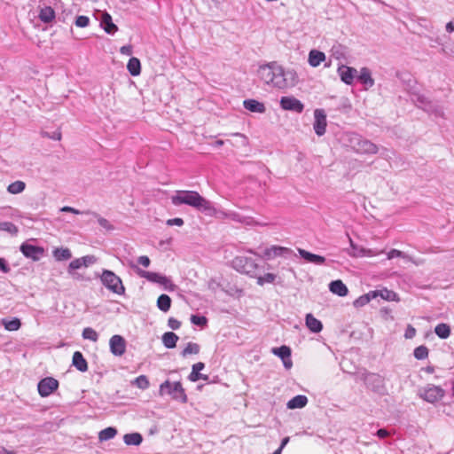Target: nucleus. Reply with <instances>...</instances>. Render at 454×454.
<instances>
[{"label": "nucleus", "instance_id": "obj_1", "mask_svg": "<svg viewBox=\"0 0 454 454\" xmlns=\"http://www.w3.org/2000/svg\"><path fill=\"white\" fill-rule=\"evenodd\" d=\"M258 74L265 83L279 90H286L295 86L298 80L294 70H286L277 62H270L261 66Z\"/></svg>", "mask_w": 454, "mask_h": 454}, {"label": "nucleus", "instance_id": "obj_2", "mask_svg": "<svg viewBox=\"0 0 454 454\" xmlns=\"http://www.w3.org/2000/svg\"><path fill=\"white\" fill-rule=\"evenodd\" d=\"M171 203L179 207L187 205L192 207L203 213L204 210L208 211L207 200L202 197L196 191H176L170 198Z\"/></svg>", "mask_w": 454, "mask_h": 454}, {"label": "nucleus", "instance_id": "obj_3", "mask_svg": "<svg viewBox=\"0 0 454 454\" xmlns=\"http://www.w3.org/2000/svg\"><path fill=\"white\" fill-rule=\"evenodd\" d=\"M342 142L345 146L350 147L357 153L375 154L378 153V146L375 144L354 132L345 133Z\"/></svg>", "mask_w": 454, "mask_h": 454}, {"label": "nucleus", "instance_id": "obj_4", "mask_svg": "<svg viewBox=\"0 0 454 454\" xmlns=\"http://www.w3.org/2000/svg\"><path fill=\"white\" fill-rule=\"evenodd\" d=\"M231 267L239 273L255 278L257 275L258 264L252 258L246 256H236L231 261Z\"/></svg>", "mask_w": 454, "mask_h": 454}, {"label": "nucleus", "instance_id": "obj_5", "mask_svg": "<svg viewBox=\"0 0 454 454\" xmlns=\"http://www.w3.org/2000/svg\"><path fill=\"white\" fill-rule=\"evenodd\" d=\"M160 395H169L173 399L179 401L181 403H186L187 395L184 392V389L179 381L170 382L169 380H166L160 384L159 389Z\"/></svg>", "mask_w": 454, "mask_h": 454}, {"label": "nucleus", "instance_id": "obj_6", "mask_svg": "<svg viewBox=\"0 0 454 454\" xmlns=\"http://www.w3.org/2000/svg\"><path fill=\"white\" fill-rule=\"evenodd\" d=\"M102 284L114 294L121 295L125 293V287L121 279L114 271L103 270L100 276Z\"/></svg>", "mask_w": 454, "mask_h": 454}, {"label": "nucleus", "instance_id": "obj_7", "mask_svg": "<svg viewBox=\"0 0 454 454\" xmlns=\"http://www.w3.org/2000/svg\"><path fill=\"white\" fill-rule=\"evenodd\" d=\"M445 395V390L440 386L428 384L419 390V396L427 403H434L442 400Z\"/></svg>", "mask_w": 454, "mask_h": 454}, {"label": "nucleus", "instance_id": "obj_8", "mask_svg": "<svg viewBox=\"0 0 454 454\" xmlns=\"http://www.w3.org/2000/svg\"><path fill=\"white\" fill-rule=\"evenodd\" d=\"M138 274L146 278L148 281L157 283L163 286L167 291L172 292L176 289V286L166 276H163L157 272L140 270Z\"/></svg>", "mask_w": 454, "mask_h": 454}, {"label": "nucleus", "instance_id": "obj_9", "mask_svg": "<svg viewBox=\"0 0 454 454\" xmlns=\"http://www.w3.org/2000/svg\"><path fill=\"white\" fill-rule=\"evenodd\" d=\"M279 103L281 108L286 111L301 114L304 109V105L301 101L292 96L282 97Z\"/></svg>", "mask_w": 454, "mask_h": 454}, {"label": "nucleus", "instance_id": "obj_10", "mask_svg": "<svg viewBox=\"0 0 454 454\" xmlns=\"http://www.w3.org/2000/svg\"><path fill=\"white\" fill-rule=\"evenodd\" d=\"M313 129L318 137L323 136L326 130V114L323 109H316L314 111Z\"/></svg>", "mask_w": 454, "mask_h": 454}, {"label": "nucleus", "instance_id": "obj_11", "mask_svg": "<svg viewBox=\"0 0 454 454\" xmlns=\"http://www.w3.org/2000/svg\"><path fill=\"white\" fill-rule=\"evenodd\" d=\"M59 387L57 380L48 377L39 381L37 388L41 396H48Z\"/></svg>", "mask_w": 454, "mask_h": 454}, {"label": "nucleus", "instance_id": "obj_12", "mask_svg": "<svg viewBox=\"0 0 454 454\" xmlns=\"http://www.w3.org/2000/svg\"><path fill=\"white\" fill-rule=\"evenodd\" d=\"M109 346L111 353L116 356H122L126 351V340L122 336L118 334L111 337Z\"/></svg>", "mask_w": 454, "mask_h": 454}, {"label": "nucleus", "instance_id": "obj_13", "mask_svg": "<svg viewBox=\"0 0 454 454\" xmlns=\"http://www.w3.org/2000/svg\"><path fill=\"white\" fill-rule=\"evenodd\" d=\"M20 251L27 258L34 261H38L43 255L44 250L43 247L34 246L28 243H23L20 246Z\"/></svg>", "mask_w": 454, "mask_h": 454}, {"label": "nucleus", "instance_id": "obj_14", "mask_svg": "<svg viewBox=\"0 0 454 454\" xmlns=\"http://www.w3.org/2000/svg\"><path fill=\"white\" fill-rule=\"evenodd\" d=\"M291 254L292 250L290 248L279 246H271L264 250L262 257L267 260H270L278 256L287 257Z\"/></svg>", "mask_w": 454, "mask_h": 454}, {"label": "nucleus", "instance_id": "obj_15", "mask_svg": "<svg viewBox=\"0 0 454 454\" xmlns=\"http://www.w3.org/2000/svg\"><path fill=\"white\" fill-rule=\"evenodd\" d=\"M337 73L340 78V80L348 84L351 85L354 82V79L357 74V70L354 67H350L345 65H341L338 67Z\"/></svg>", "mask_w": 454, "mask_h": 454}, {"label": "nucleus", "instance_id": "obj_16", "mask_svg": "<svg viewBox=\"0 0 454 454\" xmlns=\"http://www.w3.org/2000/svg\"><path fill=\"white\" fill-rule=\"evenodd\" d=\"M100 26L109 35H114L118 30L117 26L113 22L111 15L106 12L101 14Z\"/></svg>", "mask_w": 454, "mask_h": 454}, {"label": "nucleus", "instance_id": "obj_17", "mask_svg": "<svg viewBox=\"0 0 454 454\" xmlns=\"http://www.w3.org/2000/svg\"><path fill=\"white\" fill-rule=\"evenodd\" d=\"M364 380L365 385L374 391H378L383 384L382 378L376 373H366Z\"/></svg>", "mask_w": 454, "mask_h": 454}, {"label": "nucleus", "instance_id": "obj_18", "mask_svg": "<svg viewBox=\"0 0 454 454\" xmlns=\"http://www.w3.org/2000/svg\"><path fill=\"white\" fill-rule=\"evenodd\" d=\"M298 253L306 262L316 264L322 265L325 262V258L324 256L312 254L309 251H306L302 248H298Z\"/></svg>", "mask_w": 454, "mask_h": 454}, {"label": "nucleus", "instance_id": "obj_19", "mask_svg": "<svg viewBox=\"0 0 454 454\" xmlns=\"http://www.w3.org/2000/svg\"><path fill=\"white\" fill-rule=\"evenodd\" d=\"M205 368V364L202 362L196 363L192 365V372L189 374L188 379L192 382H196L200 380H207V376L201 374L200 372Z\"/></svg>", "mask_w": 454, "mask_h": 454}, {"label": "nucleus", "instance_id": "obj_20", "mask_svg": "<svg viewBox=\"0 0 454 454\" xmlns=\"http://www.w3.org/2000/svg\"><path fill=\"white\" fill-rule=\"evenodd\" d=\"M357 79L366 90L372 88L374 85V80L372 77V73L367 67H363L360 69Z\"/></svg>", "mask_w": 454, "mask_h": 454}, {"label": "nucleus", "instance_id": "obj_21", "mask_svg": "<svg viewBox=\"0 0 454 454\" xmlns=\"http://www.w3.org/2000/svg\"><path fill=\"white\" fill-rule=\"evenodd\" d=\"M243 106L252 113L263 114L266 111L264 104L255 99H246L243 102Z\"/></svg>", "mask_w": 454, "mask_h": 454}, {"label": "nucleus", "instance_id": "obj_22", "mask_svg": "<svg viewBox=\"0 0 454 454\" xmlns=\"http://www.w3.org/2000/svg\"><path fill=\"white\" fill-rule=\"evenodd\" d=\"M208 211L204 210L203 214L207 216L215 217L218 219H228L229 211H224L215 207L211 201H207Z\"/></svg>", "mask_w": 454, "mask_h": 454}, {"label": "nucleus", "instance_id": "obj_23", "mask_svg": "<svg viewBox=\"0 0 454 454\" xmlns=\"http://www.w3.org/2000/svg\"><path fill=\"white\" fill-rule=\"evenodd\" d=\"M329 290L340 297L348 294V290L346 285L341 280H333L329 284Z\"/></svg>", "mask_w": 454, "mask_h": 454}, {"label": "nucleus", "instance_id": "obj_24", "mask_svg": "<svg viewBox=\"0 0 454 454\" xmlns=\"http://www.w3.org/2000/svg\"><path fill=\"white\" fill-rule=\"evenodd\" d=\"M325 60V54L317 50H311L309 53L308 62L313 67H318L322 62Z\"/></svg>", "mask_w": 454, "mask_h": 454}, {"label": "nucleus", "instance_id": "obj_25", "mask_svg": "<svg viewBox=\"0 0 454 454\" xmlns=\"http://www.w3.org/2000/svg\"><path fill=\"white\" fill-rule=\"evenodd\" d=\"M307 403H308L307 396L303 395H295L294 397H293L292 399H290L287 402L286 406L290 410L301 409V408L305 407L307 405Z\"/></svg>", "mask_w": 454, "mask_h": 454}, {"label": "nucleus", "instance_id": "obj_26", "mask_svg": "<svg viewBox=\"0 0 454 454\" xmlns=\"http://www.w3.org/2000/svg\"><path fill=\"white\" fill-rule=\"evenodd\" d=\"M306 326L315 333L322 331L323 325L321 321L317 319L312 314H307L305 318Z\"/></svg>", "mask_w": 454, "mask_h": 454}, {"label": "nucleus", "instance_id": "obj_27", "mask_svg": "<svg viewBox=\"0 0 454 454\" xmlns=\"http://www.w3.org/2000/svg\"><path fill=\"white\" fill-rule=\"evenodd\" d=\"M73 365L80 372H84L88 370V363L80 351H75L73 355Z\"/></svg>", "mask_w": 454, "mask_h": 454}, {"label": "nucleus", "instance_id": "obj_28", "mask_svg": "<svg viewBox=\"0 0 454 454\" xmlns=\"http://www.w3.org/2000/svg\"><path fill=\"white\" fill-rule=\"evenodd\" d=\"M162 343L167 348H174L179 337L173 332H167L162 335Z\"/></svg>", "mask_w": 454, "mask_h": 454}, {"label": "nucleus", "instance_id": "obj_29", "mask_svg": "<svg viewBox=\"0 0 454 454\" xmlns=\"http://www.w3.org/2000/svg\"><path fill=\"white\" fill-rule=\"evenodd\" d=\"M39 19L43 23H50L55 19V12L51 6H44L40 9Z\"/></svg>", "mask_w": 454, "mask_h": 454}, {"label": "nucleus", "instance_id": "obj_30", "mask_svg": "<svg viewBox=\"0 0 454 454\" xmlns=\"http://www.w3.org/2000/svg\"><path fill=\"white\" fill-rule=\"evenodd\" d=\"M123 442L129 446H138L143 442V436L139 433L126 434L123 436Z\"/></svg>", "mask_w": 454, "mask_h": 454}, {"label": "nucleus", "instance_id": "obj_31", "mask_svg": "<svg viewBox=\"0 0 454 454\" xmlns=\"http://www.w3.org/2000/svg\"><path fill=\"white\" fill-rule=\"evenodd\" d=\"M127 69L132 76H137L141 72L140 60L137 58L132 57L127 64Z\"/></svg>", "mask_w": 454, "mask_h": 454}, {"label": "nucleus", "instance_id": "obj_32", "mask_svg": "<svg viewBox=\"0 0 454 454\" xmlns=\"http://www.w3.org/2000/svg\"><path fill=\"white\" fill-rule=\"evenodd\" d=\"M412 100L416 103L419 107L423 108L427 112L433 111V106L427 98L422 95H415Z\"/></svg>", "mask_w": 454, "mask_h": 454}, {"label": "nucleus", "instance_id": "obj_33", "mask_svg": "<svg viewBox=\"0 0 454 454\" xmlns=\"http://www.w3.org/2000/svg\"><path fill=\"white\" fill-rule=\"evenodd\" d=\"M117 429L113 427H108L98 433V439L100 442H106L115 437Z\"/></svg>", "mask_w": 454, "mask_h": 454}, {"label": "nucleus", "instance_id": "obj_34", "mask_svg": "<svg viewBox=\"0 0 454 454\" xmlns=\"http://www.w3.org/2000/svg\"><path fill=\"white\" fill-rule=\"evenodd\" d=\"M378 296V292L377 291H371L369 292L368 294H364V295H362L360 296L359 298H357L355 301H354V305L356 307H362V306H364L366 305L367 303L370 302V301L372 299H374Z\"/></svg>", "mask_w": 454, "mask_h": 454}, {"label": "nucleus", "instance_id": "obj_35", "mask_svg": "<svg viewBox=\"0 0 454 454\" xmlns=\"http://www.w3.org/2000/svg\"><path fill=\"white\" fill-rule=\"evenodd\" d=\"M53 256L57 261H67L72 257V253L68 248H56L53 250Z\"/></svg>", "mask_w": 454, "mask_h": 454}, {"label": "nucleus", "instance_id": "obj_36", "mask_svg": "<svg viewBox=\"0 0 454 454\" xmlns=\"http://www.w3.org/2000/svg\"><path fill=\"white\" fill-rule=\"evenodd\" d=\"M434 333L439 338L447 339L450 335V327L445 323H441L435 326Z\"/></svg>", "mask_w": 454, "mask_h": 454}, {"label": "nucleus", "instance_id": "obj_37", "mask_svg": "<svg viewBox=\"0 0 454 454\" xmlns=\"http://www.w3.org/2000/svg\"><path fill=\"white\" fill-rule=\"evenodd\" d=\"M157 307L163 312L169 310L171 307V299L167 294H161L157 300Z\"/></svg>", "mask_w": 454, "mask_h": 454}, {"label": "nucleus", "instance_id": "obj_38", "mask_svg": "<svg viewBox=\"0 0 454 454\" xmlns=\"http://www.w3.org/2000/svg\"><path fill=\"white\" fill-rule=\"evenodd\" d=\"M2 325L4 326V328L7 331H10V332L17 331L21 326L20 320L16 317L12 318L11 320L4 318V319H2Z\"/></svg>", "mask_w": 454, "mask_h": 454}, {"label": "nucleus", "instance_id": "obj_39", "mask_svg": "<svg viewBox=\"0 0 454 454\" xmlns=\"http://www.w3.org/2000/svg\"><path fill=\"white\" fill-rule=\"evenodd\" d=\"M26 188V184L23 181L18 180L10 184L7 187V192L11 194L21 193Z\"/></svg>", "mask_w": 454, "mask_h": 454}, {"label": "nucleus", "instance_id": "obj_40", "mask_svg": "<svg viewBox=\"0 0 454 454\" xmlns=\"http://www.w3.org/2000/svg\"><path fill=\"white\" fill-rule=\"evenodd\" d=\"M200 347L199 344L194 342H188L186 347L181 352L183 357H186L189 355H197L200 353Z\"/></svg>", "mask_w": 454, "mask_h": 454}, {"label": "nucleus", "instance_id": "obj_41", "mask_svg": "<svg viewBox=\"0 0 454 454\" xmlns=\"http://www.w3.org/2000/svg\"><path fill=\"white\" fill-rule=\"evenodd\" d=\"M387 259L388 260H391V259H394L395 257H401V258H403L409 262H411L415 264H419V262H416L415 260H413L411 256L407 255L406 254H404L403 252L400 251V250H397V249H391L387 254Z\"/></svg>", "mask_w": 454, "mask_h": 454}, {"label": "nucleus", "instance_id": "obj_42", "mask_svg": "<svg viewBox=\"0 0 454 454\" xmlns=\"http://www.w3.org/2000/svg\"><path fill=\"white\" fill-rule=\"evenodd\" d=\"M271 352L278 356L281 360L284 358H287V356H291V348L287 346H281L279 348H273Z\"/></svg>", "mask_w": 454, "mask_h": 454}, {"label": "nucleus", "instance_id": "obj_43", "mask_svg": "<svg viewBox=\"0 0 454 454\" xmlns=\"http://www.w3.org/2000/svg\"><path fill=\"white\" fill-rule=\"evenodd\" d=\"M380 253V252H376L372 249L359 248L358 252H348V254L353 257H372L378 255Z\"/></svg>", "mask_w": 454, "mask_h": 454}, {"label": "nucleus", "instance_id": "obj_44", "mask_svg": "<svg viewBox=\"0 0 454 454\" xmlns=\"http://www.w3.org/2000/svg\"><path fill=\"white\" fill-rule=\"evenodd\" d=\"M82 338L96 342L98 339V333L91 327H86L82 331Z\"/></svg>", "mask_w": 454, "mask_h": 454}, {"label": "nucleus", "instance_id": "obj_45", "mask_svg": "<svg viewBox=\"0 0 454 454\" xmlns=\"http://www.w3.org/2000/svg\"><path fill=\"white\" fill-rule=\"evenodd\" d=\"M0 231H4L12 235H16L18 233L17 226L11 222L0 223Z\"/></svg>", "mask_w": 454, "mask_h": 454}, {"label": "nucleus", "instance_id": "obj_46", "mask_svg": "<svg viewBox=\"0 0 454 454\" xmlns=\"http://www.w3.org/2000/svg\"><path fill=\"white\" fill-rule=\"evenodd\" d=\"M413 355L418 360L425 359L428 356V348L426 346H419L414 349Z\"/></svg>", "mask_w": 454, "mask_h": 454}, {"label": "nucleus", "instance_id": "obj_47", "mask_svg": "<svg viewBox=\"0 0 454 454\" xmlns=\"http://www.w3.org/2000/svg\"><path fill=\"white\" fill-rule=\"evenodd\" d=\"M134 384L140 389H147L149 387V380L145 375H140L134 380Z\"/></svg>", "mask_w": 454, "mask_h": 454}, {"label": "nucleus", "instance_id": "obj_48", "mask_svg": "<svg viewBox=\"0 0 454 454\" xmlns=\"http://www.w3.org/2000/svg\"><path fill=\"white\" fill-rule=\"evenodd\" d=\"M257 278V284L263 286L265 283H273L276 279V275L273 273H266L263 276L255 277Z\"/></svg>", "mask_w": 454, "mask_h": 454}, {"label": "nucleus", "instance_id": "obj_49", "mask_svg": "<svg viewBox=\"0 0 454 454\" xmlns=\"http://www.w3.org/2000/svg\"><path fill=\"white\" fill-rule=\"evenodd\" d=\"M191 322L198 326H205L207 323V319L204 316L192 315Z\"/></svg>", "mask_w": 454, "mask_h": 454}, {"label": "nucleus", "instance_id": "obj_50", "mask_svg": "<svg viewBox=\"0 0 454 454\" xmlns=\"http://www.w3.org/2000/svg\"><path fill=\"white\" fill-rule=\"evenodd\" d=\"M82 267H83V265L82 263V259L81 258H77V259L73 260L69 263L67 271H68L69 274H73L74 270H78V269H80Z\"/></svg>", "mask_w": 454, "mask_h": 454}, {"label": "nucleus", "instance_id": "obj_51", "mask_svg": "<svg viewBox=\"0 0 454 454\" xmlns=\"http://www.w3.org/2000/svg\"><path fill=\"white\" fill-rule=\"evenodd\" d=\"M92 215H93L95 217H97L98 222V224H99L102 228H104V229H106V230H113V229H114L113 225L109 223V221H108V220H106V219H105V218H103V217L99 216V215H98V214H96V213H92Z\"/></svg>", "mask_w": 454, "mask_h": 454}, {"label": "nucleus", "instance_id": "obj_52", "mask_svg": "<svg viewBox=\"0 0 454 454\" xmlns=\"http://www.w3.org/2000/svg\"><path fill=\"white\" fill-rule=\"evenodd\" d=\"M90 19L87 16L80 15L75 20V25L79 27H86L89 26Z\"/></svg>", "mask_w": 454, "mask_h": 454}, {"label": "nucleus", "instance_id": "obj_53", "mask_svg": "<svg viewBox=\"0 0 454 454\" xmlns=\"http://www.w3.org/2000/svg\"><path fill=\"white\" fill-rule=\"evenodd\" d=\"M83 267H89L97 262V258L94 255H85L81 257Z\"/></svg>", "mask_w": 454, "mask_h": 454}, {"label": "nucleus", "instance_id": "obj_54", "mask_svg": "<svg viewBox=\"0 0 454 454\" xmlns=\"http://www.w3.org/2000/svg\"><path fill=\"white\" fill-rule=\"evenodd\" d=\"M380 296L385 300L394 301V300H395L396 294L392 291H388V290L385 289V290L380 291Z\"/></svg>", "mask_w": 454, "mask_h": 454}, {"label": "nucleus", "instance_id": "obj_55", "mask_svg": "<svg viewBox=\"0 0 454 454\" xmlns=\"http://www.w3.org/2000/svg\"><path fill=\"white\" fill-rule=\"evenodd\" d=\"M168 325L172 330H178L181 326V322L174 317H169L168 321Z\"/></svg>", "mask_w": 454, "mask_h": 454}, {"label": "nucleus", "instance_id": "obj_56", "mask_svg": "<svg viewBox=\"0 0 454 454\" xmlns=\"http://www.w3.org/2000/svg\"><path fill=\"white\" fill-rule=\"evenodd\" d=\"M416 335V329L409 325L405 330L404 337L406 339H412Z\"/></svg>", "mask_w": 454, "mask_h": 454}, {"label": "nucleus", "instance_id": "obj_57", "mask_svg": "<svg viewBox=\"0 0 454 454\" xmlns=\"http://www.w3.org/2000/svg\"><path fill=\"white\" fill-rule=\"evenodd\" d=\"M167 224L168 226H173V225L183 226L184 225V220L182 218H180V217H176V218L168 219L167 221Z\"/></svg>", "mask_w": 454, "mask_h": 454}, {"label": "nucleus", "instance_id": "obj_58", "mask_svg": "<svg viewBox=\"0 0 454 454\" xmlns=\"http://www.w3.org/2000/svg\"><path fill=\"white\" fill-rule=\"evenodd\" d=\"M228 219H231V220L238 222V223L243 222V217L239 214H238L236 212H232V211H229Z\"/></svg>", "mask_w": 454, "mask_h": 454}, {"label": "nucleus", "instance_id": "obj_59", "mask_svg": "<svg viewBox=\"0 0 454 454\" xmlns=\"http://www.w3.org/2000/svg\"><path fill=\"white\" fill-rule=\"evenodd\" d=\"M11 270L10 266L4 258H0V271L4 273H8Z\"/></svg>", "mask_w": 454, "mask_h": 454}, {"label": "nucleus", "instance_id": "obj_60", "mask_svg": "<svg viewBox=\"0 0 454 454\" xmlns=\"http://www.w3.org/2000/svg\"><path fill=\"white\" fill-rule=\"evenodd\" d=\"M137 262L139 264H141L144 267H148L150 265V259L146 255L139 256L137 259Z\"/></svg>", "mask_w": 454, "mask_h": 454}, {"label": "nucleus", "instance_id": "obj_61", "mask_svg": "<svg viewBox=\"0 0 454 454\" xmlns=\"http://www.w3.org/2000/svg\"><path fill=\"white\" fill-rule=\"evenodd\" d=\"M60 211L61 212H67V213H73V214H75V215H80V214H82V212L72 207H68V206H65L63 207L60 208Z\"/></svg>", "mask_w": 454, "mask_h": 454}, {"label": "nucleus", "instance_id": "obj_62", "mask_svg": "<svg viewBox=\"0 0 454 454\" xmlns=\"http://www.w3.org/2000/svg\"><path fill=\"white\" fill-rule=\"evenodd\" d=\"M120 52L123 55L130 56L132 54L131 45H124L121 47Z\"/></svg>", "mask_w": 454, "mask_h": 454}, {"label": "nucleus", "instance_id": "obj_63", "mask_svg": "<svg viewBox=\"0 0 454 454\" xmlns=\"http://www.w3.org/2000/svg\"><path fill=\"white\" fill-rule=\"evenodd\" d=\"M284 367L287 370L291 369L293 366V361L291 359V356H287V358L282 359Z\"/></svg>", "mask_w": 454, "mask_h": 454}, {"label": "nucleus", "instance_id": "obj_64", "mask_svg": "<svg viewBox=\"0 0 454 454\" xmlns=\"http://www.w3.org/2000/svg\"><path fill=\"white\" fill-rule=\"evenodd\" d=\"M376 435L380 438H385L389 435V432L385 428H380L377 431Z\"/></svg>", "mask_w": 454, "mask_h": 454}]
</instances>
